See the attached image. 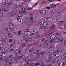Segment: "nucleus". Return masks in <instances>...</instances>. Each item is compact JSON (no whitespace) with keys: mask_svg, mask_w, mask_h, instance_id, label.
Listing matches in <instances>:
<instances>
[{"mask_svg":"<svg viewBox=\"0 0 66 66\" xmlns=\"http://www.w3.org/2000/svg\"><path fill=\"white\" fill-rule=\"evenodd\" d=\"M33 53L34 54H39L40 53V51H38V50H35L33 52Z\"/></svg>","mask_w":66,"mask_h":66,"instance_id":"20e7f679","label":"nucleus"},{"mask_svg":"<svg viewBox=\"0 0 66 66\" xmlns=\"http://www.w3.org/2000/svg\"><path fill=\"white\" fill-rule=\"evenodd\" d=\"M49 47L51 48H54V46L52 44H51L50 45Z\"/></svg>","mask_w":66,"mask_h":66,"instance_id":"c85d7f7f","label":"nucleus"},{"mask_svg":"<svg viewBox=\"0 0 66 66\" xmlns=\"http://www.w3.org/2000/svg\"><path fill=\"white\" fill-rule=\"evenodd\" d=\"M29 15H30V16L31 17H35V15L31 13H30L29 14Z\"/></svg>","mask_w":66,"mask_h":66,"instance_id":"c756f323","label":"nucleus"},{"mask_svg":"<svg viewBox=\"0 0 66 66\" xmlns=\"http://www.w3.org/2000/svg\"><path fill=\"white\" fill-rule=\"evenodd\" d=\"M5 4H4L3 3H2V4L1 5L2 6H5Z\"/></svg>","mask_w":66,"mask_h":66,"instance_id":"338daca9","label":"nucleus"},{"mask_svg":"<svg viewBox=\"0 0 66 66\" xmlns=\"http://www.w3.org/2000/svg\"><path fill=\"white\" fill-rule=\"evenodd\" d=\"M55 7V5H53L52 6H51V8H53V7Z\"/></svg>","mask_w":66,"mask_h":66,"instance_id":"bf43d9fd","label":"nucleus"},{"mask_svg":"<svg viewBox=\"0 0 66 66\" xmlns=\"http://www.w3.org/2000/svg\"><path fill=\"white\" fill-rule=\"evenodd\" d=\"M26 24L27 27H30L31 26V23L28 22H27L26 23Z\"/></svg>","mask_w":66,"mask_h":66,"instance_id":"9b49d317","label":"nucleus"},{"mask_svg":"<svg viewBox=\"0 0 66 66\" xmlns=\"http://www.w3.org/2000/svg\"><path fill=\"white\" fill-rule=\"evenodd\" d=\"M54 42V39H52V40L50 41V43H53Z\"/></svg>","mask_w":66,"mask_h":66,"instance_id":"ea45409f","label":"nucleus"},{"mask_svg":"<svg viewBox=\"0 0 66 66\" xmlns=\"http://www.w3.org/2000/svg\"><path fill=\"white\" fill-rule=\"evenodd\" d=\"M8 35L10 37V38H12V35L10 33H9L8 34Z\"/></svg>","mask_w":66,"mask_h":66,"instance_id":"cd10ccee","label":"nucleus"},{"mask_svg":"<svg viewBox=\"0 0 66 66\" xmlns=\"http://www.w3.org/2000/svg\"><path fill=\"white\" fill-rule=\"evenodd\" d=\"M14 7L15 9H17V8H18V5H14Z\"/></svg>","mask_w":66,"mask_h":66,"instance_id":"7c9ffc66","label":"nucleus"},{"mask_svg":"<svg viewBox=\"0 0 66 66\" xmlns=\"http://www.w3.org/2000/svg\"><path fill=\"white\" fill-rule=\"evenodd\" d=\"M39 37V35L38 34L35 36L34 38H35V39H38V38Z\"/></svg>","mask_w":66,"mask_h":66,"instance_id":"6ab92c4d","label":"nucleus"},{"mask_svg":"<svg viewBox=\"0 0 66 66\" xmlns=\"http://www.w3.org/2000/svg\"><path fill=\"white\" fill-rule=\"evenodd\" d=\"M35 64H36L35 63H32L30 65V66H34Z\"/></svg>","mask_w":66,"mask_h":66,"instance_id":"f704fd0d","label":"nucleus"},{"mask_svg":"<svg viewBox=\"0 0 66 66\" xmlns=\"http://www.w3.org/2000/svg\"><path fill=\"white\" fill-rule=\"evenodd\" d=\"M50 29L51 30H53L54 29V26H51L50 28Z\"/></svg>","mask_w":66,"mask_h":66,"instance_id":"bb28decb","label":"nucleus"},{"mask_svg":"<svg viewBox=\"0 0 66 66\" xmlns=\"http://www.w3.org/2000/svg\"><path fill=\"white\" fill-rule=\"evenodd\" d=\"M3 11L4 12H7L8 10H7L6 9L4 8V9L3 10Z\"/></svg>","mask_w":66,"mask_h":66,"instance_id":"c03bdc74","label":"nucleus"},{"mask_svg":"<svg viewBox=\"0 0 66 66\" xmlns=\"http://www.w3.org/2000/svg\"><path fill=\"white\" fill-rule=\"evenodd\" d=\"M46 8L47 9H50V7L47 6L46 7Z\"/></svg>","mask_w":66,"mask_h":66,"instance_id":"680f3d73","label":"nucleus"},{"mask_svg":"<svg viewBox=\"0 0 66 66\" xmlns=\"http://www.w3.org/2000/svg\"><path fill=\"white\" fill-rule=\"evenodd\" d=\"M55 37V35H52V38H53L54 39Z\"/></svg>","mask_w":66,"mask_h":66,"instance_id":"72a5a7b5","label":"nucleus"},{"mask_svg":"<svg viewBox=\"0 0 66 66\" xmlns=\"http://www.w3.org/2000/svg\"><path fill=\"white\" fill-rule=\"evenodd\" d=\"M27 63L26 64L27 65H30V64H31V60H27Z\"/></svg>","mask_w":66,"mask_h":66,"instance_id":"1a4fd4ad","label":"nucleus"},{"mask_svg":"<svg viewBox=\"0 0 66 66\" xmlns=\"http://www.w3.org/2000/svg\"><path fill=\"white\" fill-rule=\"evenodd\" d=\"M56 13L59 14L60 15H61L62 14V12L61 10H57L56 11Z\"/></svg>","mask_w":66,"mask_h":66,"instance_id":"0eeeda50","label":"nucleus"},{"mask_svg":"<svg viewBox=\"0 0 66 66\" xmlns=\"http://www.w3.org/2000/svg\"><path fill=\"white\" fill-rule=\"evenodd\" d=\"M27 8L26 7H24L22 8V10L23 11H25L26 10H27Z\"/></svg>","mask_w":66,"mask_h":66,"instance_id":"2f4dec72","label":"nucleus"},{"mask_svg":"<svg viewBox=\"0 0 66 66\" xmlns=\"http://www.w3.org/2000/svg\"><path fill=\"white\" fill-rule=\"evenodd\" d=\"M61 59L62 60H65L66 59V54L63 55L61 57Z\"/></svg>","mask_w":66,"mask_h":66,"instance_id":"9d476101","label":"nucleus"},{"mask_svg":"<svg viewBox=\"0 0 66 66\" xmlns=\"http://www.w3.org/2000/svg\"><path fill=\"white\" fill-rule=\"evenodd\" d=\"M28 50L26 49L24 51V52L25 53H27L28 52Z\"/></svg>","mask_w":66,"mask_h":66,"instance_id":"4c0bfd02","label":"nucleus"},{"mask_svg":"<svg viewBox=\"0 0 66 66\" xmlns=\"http://www.w3.org/2000/svg\"><path fill=\"white\" fill-rule=\"evenodd\" d=\"M28 60H27V58H26L24 59L23 60V61H24V62H27V61Z\"/></svg>","mask_w":66,"mask_h":66,"instance_id":"a18cd8bd","label":"nucleus"},{"mask_svg":"<svg viewBox=\"0 0 66 66\" xmlns=\"http://www.w3.org/2000/svg\"><path fill=\"white\" fill-rule=\"evenodd\" d=\"M51 61V59L48 58L45 60V62H49Z\"/></svg>","mask_w":66,"mask_h":66,"instance_id":"ddd939ff","label":"nucleus"},{"mask_svg":"<svg viewBox=\"0 0 66 66\" xmlns=\"http://www.w3.org/2000/svg\"><path fill=\"white\" fill-rule=\"evenodd\" d=\"M60 40V36H58L57 37L56 39L55 40V41L56 42H59Z\"/></svg>","mask_w":66,"mask_h":66,"instance_id":"39448f33","label":"nucleus"},{"mask_svg":"<svg viewBox=\"0 0 66 66\" xmlns=\"http://www.w3.org/2000/svg\"><path fill=\"white\" fill-rule=\"evenodd\" d=\"M5 30L7 32H9V31H13V29L12 28L11 29L10 28H7L5 29Z\"/></svg>","mask_w":66,"mask_h":66,"instance_id":"6e6552de","label":"nucleus"},{"mask_svg":"<svg viewBox=\"0 0 66 66\" xmlns=\"http://www.w3.org/2000/svg\"><path fill=\"white\" fill-rule=\"evenodd\" d=\"M55 53V54H56V55H54V56L55 57H59L60 55H61V54H62V52L60 51L58 52V51H56Z\"/></svg>","mask_w":66,"mask_h":66,"instance_id":"f257e3e1","label":"nucleus"},{"mask_svg":"<svg viewBox=\"0 0 66 66\" xmlns=\"http://www.w3.org/2000/svg\"><path fill=\"white\" fill-rule=\"evenodd\" d=\"M9 42H12L13 41V40H12V39H10L9 40Z\"/></svg>","mask_w":66,"mask_h":66,"instance_id":"052dcab7","label":"nucleus"},{"mask_svg":"<svg viewBox=\"0 0 66 66\" xmlns=\"http://www.w3.org/2000/svg\"><path fill=\"white\" fill-rule=\"evenodd\" d=\"M12 64V62H10V61H8L7 63V64L8 66H9L11 65Z\"/></svg>","mask_w":66,"mask_h":66,"instance_id":"f3484780","label":"nucleus"},{"mask_svg":"<svg viewBox=\"0 0 66 66\" xmlns=\"http://www.w3.org/2000/svg\"><path fill=\"white\" fill-rule=\"evenodd\" d=\"M23 13L24 14H26V11H23Z\"/></svg>","mask_w":66,"mask_h":66,"instance_id":"69168bd1","label":"nucleus"},{"mask_svg":"<svg viewBox=\"0 0 66 66\" xmlns=\"http://www.w3.org/2000/svg\"><path fill=\"white\" fill-rule=\"evenodd\" d=\"M9 27H10L11 28H12V29L14 28V26L13 24H9Z\"/></svg>","mask_w":66,"mask_h":66,"instance_id":"a211bd4d","label":"nucleus"},{"mask_svg":"<svg viewBox=\"0 0 66 66\" xmlns=\"http://www.w3.org/2000/svg\"><path fill=\"white\" fill-rule=\"evenodd\" d=\"M43 24H48V22H44Z\"/></svg>","mask_w":66,"mask_h":66,"instance_id":"603ef678","label":"nucleus"},{"mask_svg":"<svg viewBox=\"0 0 66 66\" xmlns=\"http://www.w3.org/2000/svg\"><path fill=\"white\" fill-rule=\"evenodd\" d=\"M61 19V18L60 17H56L55 18V20H60Z\"/></svg>","mask_w":66,"mask_h":66,"instance_id":"393cba45","label":"nucleus"},{"mask_svg":"<svg viewBox=\"0 0 66 66\" xmlns=\"http://www.w3.org/2000/svg\"><path fill=\"white\" fill-rule=\"evenodd\" d=\"M22 46L23 47H25L26 46V44L24 43H23L22 44Z\"/></svg>","mask_w":66,"mask_h":66,"instance_id":"864d4df0","label":"nucleus"},{"mask_svg":"<svg viewBox=\"0 0 66 66\" xmlns=\"http://www.w3.org/2000/svg\"><path fill=\"white\" fill-rule=\"evenodd\" d=\"M44 20H40V22L39 23L40 24H44Z\"/></svg>","mask_w":66,"mask_h":66,"instance_id":"f8f14e48","label":"nucleus"},{"mask_svg":"<svg viewBox=\"0 0 66 66\" xmlns=\"http://www.w3.org/2000/svg\"><path fill=\"white\" fill-rule=\"evenodd\" d=\"M50 54V52H48L47 53V55H48V56H49Z\"/></svg>","mask_w":66,"mask_h":66,"instance_id":"4d7b16f0","label":"nucleus"},{"mask_svg":"<svg viewBox=\"0 0 66 66\" xmlns=\"http://www.w3.org/2000/svg\"><path fill=\"white\" fill-rule=\"evenodd\" d=\"M9 60V58L7 57L6 58L5 60L4 61V62H6L7 61H8Z\"/></svg>","mask_w":66,"mask_h":66,"instance_id":"a878e982","label":"nucleus"},{"mask_svg":"<svg viewBox=\"0 0 66 66\" xmlns=\"http://www.w3.org/2000/svg\"><path fill=\"white\" fill-rule=\"evenodd\" d=\"M22 16V14H21H21H18V17H21V16Z\"/></svg>","mask_w":66,"mask_h":66,"instance_id":"37998d69","label":"nucleus"},{"mask_svg":"<svg viewBox=\"0 0 66 66\" xmlns=\"http://www.w3.org/2000/svg\"><path fill=\"white\" fill-rule=\"evenodd\" d=\"M55 52H54V51L50 52V55H53L54 54H55V55H56V54H55Z\"/></svg>","mask_w":66,"mask_h":66,"instance_id":"412c9836","label":"nucleus"},{"mask_svg":"<svg viewBox=\"0 0 66 66\" xmlns=\"http://www.w3.org/2000/svg\"><path fill=\"white\" fill-rule=\"evenodd\" d=\"M15 19L16 20H19L20 19V18L19 17H17Z\"/></svg>","mask_w":66,"mask_h":66,"instance_id":"a19ab883","label":"nucleus"},{"mask_svg":"<svg viewBox=\"0 0 66 66\" xmlns=\"http://www.w3.org/2000/svg\"><path fill=\"white\" fill-rule=\"evenodd\" d=\"M51 14H54V13L52 11L51 12Z\"/></svg>","mask_w":66,"mask_h":66,"instance_id":"0e129e2a","label":"nucleus"},{"mask_svg":"<svg viewBox=\"0 0 66 66\" xmlns=\"http://www.w3.org/2000/svg\"><path fill=\"white\" fill-rule=\"evenodd\" d=\"M21 58V56H17L15 58V61H17L18 59Z\"/></svg>","mask_w":66,"mask_h":66,"instance_id":"2eb2a0df","label":"nucleus"},{"mask_svg":"<svg viewBox=\"0 0 66 66\" xmlns=\"http://www.w3.org/2000/svg\"><path fill=\"white\" fill-rule=\"evenodd\" d=\"M59 61V59H57L53 61V63H55L56 62H57Z\"/></svg>","mask_w":66,"mask_h":66,"instance_id":"dca6fc26","label":"nucleus"},{"mask_svg":"<svg viewBox=\"0 0 66 66\" xmlns=\"http://www.w3.org/2000/svg\"><path fill=\"white\" fill-rule=\"evenodd\" d=\"M17 11L14 10L13 12V14L9 13V14L10 16H14L15 15H16V13H17Z\"/></svg>","mask_w":66,"mask_h":66,"instance_id":"7ed1b4c3","label":"nucleus"},{"mask_svg":"<svg viewBox=\"0 0 66 66\" xmlns=\"http://www.w3.org/2000/svg\"><path fill=\"white\" fill-rule=\"evenodd\" d=\"M6 53V51H3L2 52V53L3 54H5V53Z\"/></svg>","mask_w":66,"mask_h":66,"instance_id":"8fccbe9b","label":"nucleus"},{"mask_svg":"<svg viewBox=\"0 0 66 66\" xmlns=\"http://www.w3.org/2000/svg\"><path fill=\"white\" fill-rule=\"evenodd\" d=\"M0 48L1 49L0 50H3L4 49V48H3V47H0Z\"/></svg>","mask_w":66,"mask_h":66,"instance_id":"e2e57ef3","label":"nucleus"},{"mask_svg":"<svg viewBox=\"0 0 66 66\" xmlns=\"http://www.w3.org/2000/svg\"><path fill=\"white\" fill-rule=\"evenodd\" d=\"M7 6L5 7L6 9H9L10 7V6H11L13 5V3L12 2L8 3L6 4Z\"/></svg>","mask_w":66,"mask_h":66,"instance_id":"f03ea898","label":"nucleus"},{"mask_svg":"<svg viewBox=\"0 0 66 66\" xmlns=\"http://www.w3.org/2000/svg\"><path fill=\"white\" fill-rule=\"evenodd\" d=\"M31 33H30V32H29L28 33V34H27L26 35L27 36L29 35V36H30V35H31Z\"/></svg>","mask_w":66,"mask_h":66,"instance_id":"de8ad7c7","label":"nucleus"},{"mask_svg":"<svg viewBox=\"0 0 66 66\" xmlns=\"http://www.w3.org/2000/svg\"><path fill=\"white\" fill-rule=\"evenodd\" d=\"M33 50V48H31L30 49L29 52H31V51H32Z\"/></svg>","mask_w":66,"mask_h":66,"instance_id":"09e8293b","label":"nucleus"},{"mask_svg":"<svg viewBox=\"0 0 66 66\" xmlns=\"http://www.w3.org/2000/svg\"><path fill=\"white\" fill-rule=\"evenodd\" d=\"M14 49H12L10 50L9 52L11 54H12V53H13L14 52Z\"/></svg>","mask_w":66,"mask_h":66,"instance_id":"aec40b11","label":"nucleus"},{"mask_svg":"<svg viewBox=\"0 0 66 66\" xmlns=\"http://www.w3.org/2000/svg\"><path fill=\"white\" fill-rule=\"evenodd\" d=\"M40 64L39 63H36V64H35V66H37V65H39Z\"/></svg>","mask_w":66,"mask_h":66,"instance_id":"6e6d98bb","label":"nucleus"},{"mask_svg":"<svg viewBox=\"0 0 66 66\" xmlns=\"http://www.w3.org/2000/svg\"><path fill=\"white\" fill-rule=\"evenodd\" d=\"M22 43V40L20 39V40H19L18 41V43L19 44H21V43Z\"/></svg>","mask_w":66,"mask_h":66,"instance_id":"473e14b6","label":"nucleus"},{"mask_svg":"<svg viewBox=\"0 0 66 66\" xmlns=\"http://www.w3.org/2000/svg\"><path fill=\"white\" fill-rule=\"evenodd\" d=\"M45 52H43L40 54V55H44V54H45Z\"/></svg>","mask_w":66,"mask_h":66,"instance_id":"c9c22d12","label":"nucleus"},{"mask_svg":"<svg viewBox=\"0 0 66 66\" xmlns=\"http://www.w3.org/2000/svg\"><path fill=\"white\" fill-rule=\"evenodd\" d=\"M54 13H55V10L54 9H53V10L52 11Z\"/></svg>","mask_w":66,"mask_h":66,"instance_id":"774afa93","label":"nucleus"},{"mask_svg":"<svg viewBox=\"0 0 66 66\" xmlns=\"http://www.w3.org/2000/svg\"><path fill=\"white\" fill-rule=\"evenodd\" d=\"M43 46V44H41L40 45H39L38 46L39 48L40 49L42 48V47Z\"/></svg>","mask_w":66,"mask_h":66,"instance_id":"e433bc0d","label":"nucleus"},{"mask_svg":"<svg viewBox=\"0 0 66 66\" xmlns=\"http://www.w3.org/2000/svg\"><path fill=\"white\" fill-rule=\"evenodd\" d=\"M46 13V10H42L40 12V13H42V14H45Z\"/></svg>","mask_w":66,"mask_h":66,"instance_id":"4468645a","label":"nucleus"},{"mask_svg":"<svg viewBox=\"0 0 66 66\" xmlns=\"http://www.w3.org/2000/svg\"><path fill=\"white\" fill-rule=\"evenodd\" d=\"M8 49H9L7 48L6 47V48H5V49H4L5 51H6H6H8Z\"/></svg>","mask_w":66,"mask_h":66,"instance_id":"58836bf2","label":"nucleus"},{"mask_svg":"<svg viewBox=\"0 0 66 66\" xmlns=\"http://www.w3.org/2000/svg\"><path fill=\"white\" fill-rule=\"evenodd\" d=\"M43 25L44 27H47L48 26V24H45H45H43Z\"/></svg>","mask_w":66,"mask_h":66,"instance_id":"79ce46f5","label":"nucleus"},{"mask_svg":"<svg viewBox=\"0 0 66 66\" xmlns=\"http://www.w3.org/2000/svg\"><path fill=\"white\" fill-rule=\"evenodd\" d=\"M59 66H64L65 65V62H60L59 63Z\"/></svg>","mask_w":66,"mask_h":66,"instance_id":"423d86ee","label":"nucleus"},{"mask_svg":"<svg viewBox=\"0 0 66 66\" xmlns=\"http://www.w3.org/2000/svg\"><path fill=\"white\" fill-rule=\"evenodd\" d=\"M32 9V8L31 7H28L27 8L28 10H31Z\"/></svg>","mask_w":66,"mask_h":66,"instance_id":"3c124183","label":"nucleus"},{"mask_svg":"<svg viewBox=\"0 0 66 66\" xmlns=\"http://www.w3.org/2000/svg\"><path fill=\"white\" fill-rule=\"evenodd\" d=\"M44 47L45 48H48V44H45L44 45Z\"/></svg>","mask_w":66,"mask_h":66,"instance_id":"5701e85b","label":"nucleus"},{"mask_svg":"<svg viewBox=\"0 0 66 66\" xmlns=\"http://www.w3.org/2000/svg\"><path fill=\"white\" fill-rule=\"evenodd\" d=\"M5 43V41L4 40V39L2 41V44H4V43Z\"/></svg>","mask_w":66,"mask_h":66,"instance_id":"49530a36","label":"nucleus"},{"mask_svg":"<svg viewBox=\"0 0 66 66\" xmlns=\"http://www.w3.org/2000/svg\"><path fill=\"white\" fill-rule=\"evenodd\" d=\"M53 55H51L50 54L48 56V58H49V59H50H50H52V58L53 57Z\"/></svg>","mask_w":66,"mask_h":66,"instance_id":"4be33fe9","label":"nucleus"},{"mask_svg":"<svg viewBox=\"0 0 66 66\" xmlns=\"http://www.w3.org/2000/svg\"><path fill=\"white\" fill-rule=\"evenodd\" d=\"M32 32H35V33L36 34H38V32H37V30H36V29H35L34 30H33Z\"/></svg>","mask_w":66,"mask_h":66,"instance_id":"b1692460","label":"nucleus"},{"mask_svg":"<svg viewBox=\"0 0 66 66\" xmlns=\"http://www.w3.org/2000/svg\"><path fill=\"white\" fill-rule=\"evenodd\" d=\"M4 9V8L3 7H2L1 8V10H2V11Z\"/></svg>","mask_w":66,"mask_h":66,"instance_id":"13d9d810","label":"nucleus"},{"mask_svg":"<svg viewBox=\"0 0 66 66\" xmlns=\"http://www.w3.org/2000/svg\"><path fill=\"white\" fill-rule=\"evenodd\" d=\"M32 39L31 38H29L28 39L29 42H31V41L32 40Z\"/></svg>","mask_w":66,"mask_h":66,"instance_id":"5fc2aeb1","label":"nucleus"}]
</instances>
